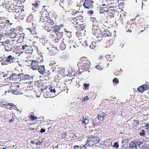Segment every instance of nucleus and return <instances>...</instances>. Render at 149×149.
Segmentation results:
<instances>
[{"mask_svg":"<svg viewBox=\"0 0 149 149\" xmlns=\"http://www.w3.org/2000/svg\"><path fill=\"white\" fill-rule=\"evenodd\" d=\"M67 135L68 133L67 132H63L61 135L62 138L66 139L67 137Z\"/></svg>","mask_w":149,"mask_h":149,"instance_id":"48","label":"nucleus"},{"mask_svg":"<svg viewBox=\"0 0 149 149\" xmlns=\"http://www.w3.org/2000/svg\"><path fill=\"white\" fill-rule=\"evenodd\" d=\"M56 73L57 74L63 75L64 73L65 69L62 67H60L59 65H56V69L54 71H52Z\"/></svg>","mask_w":149,"mask_h":149,"instance_id":"8","label":"nucleus"},{"mask_svg":"<svg viewBox=\"0 0 149 149\" xmlns=\"http://www.w3.org/2000/svg\"><path fill=\"white\" fill-rule=\"evenodd\" d=\"M85 2L83 4L84 8L87 9H91L93 8V1L92 0H84Z\"/></svg>","mask_w":149,"mask_h":149,"instance_id":"5","label":"nucleus"},{"mask_svg":"<svg viewBox=\"0 0 149 149\" xmlns=\"http://www.w3.org/2000/svg\"><path fill=\"white\" fill-rule=\"evenodd\" d=\"M133 126L135 127L139 125V121L138 120H133Z\"/></svg>","mask_w":149,"mask_h":149,"instance_id":"45","label":"nucleus"},{"mask_svg":"<svg viewBox=\"0 0 149 149\" xmlns=\"http://www.w3.org/2000/svg\"><path fill=\"white\" fill-rule=\"evenodd\" d=\"M33 60H27L25 61V63L26 65H27L28 66H29L31 67V65L32 61Z\"/></svg>","mask_w":149,"mask_h":149,"instance_id":"43","label":"nucleus"},{"mask_svg":"<svg viewBox=\"0 0 149 149\" xmlns=\"http://www.w3.org/2000/svg\"><path fill=\"white\" fill-rule=\"evenodd\" d=\"M57 87L56 88V89H55L54 87H53L52 86H50L49 87V89L51 93H55L56 92V91L57 92H58V93H60V92H58L57 91Z\"/></svg>","mask_w":149,"mask_h":149,"instance_id":"38","label":"nucleus"},{"mask_svg":"<svg viewBox=\"0 0 149 149\" xmlns=\"http://www.w3.org/2000/svg\"><path fill=\"white\" fill-rule=\"evenodd\" d=\"M20 31V29L19 28L13 29V32L15 34L17 35V36L20 34H18Z\"/></svg>","mask_w":149,"mask_h":149,"instance_id":"41","label":"nucleus"},{"mask_svg":"<svg viewBox=\"0 0 149 149\" xmlns=\"http://www.w3.org/2000/svg\"><path fill=\"white\" fill-rule=\"evenodd\" d=\"M76 36L79 38L82 36V34L81 32L79 31H77L76 32Z\"/></svg>","mask_w":149,"mask_h":149,"instance_id":"51","label":"nucleus"},{"mask_svg":"<svg viewBox=\"0 0 149 149\" xmlns=\"http://www.w3.org/2000/svg\"><path fill=\"white\" fill-rule=\"evenodd\" d=\"M32 20V19L31 16H28L26 19V21L28 22H30Z\"/></svg>","mask_w":149,"mask_h":149,"instance_id":"52","label":"nucleus"},{"mask_svg":"<svg viewBox=\"0 0 149 149\" xmlns=\"http://www.w3.org/2000/svg\"><path fill=\"white\" fill-rule=\"evenodd\" d=\"M113 43V40L112 39H110L106 41L104 47L105 48L109 47Z\"/></svg>","mask_w":149,"mask_h":149,"instance_id":"32","label":"nucleus"},{"mask_svg":"<svg viewBox=\"0 0 149 149\" xmlns=\"http://www.w3.org/2000/svg\"><path fill=\"white\" fill-rule=\"evenodd\" d=\"M17 5L13 3L10 5L8 7V11L9 12L13 13L15 8Z\"/></svg>","mask_w":149,"mask_h":149,"instance_id":"26","label":"nucleus"},{"mask_svg":"<svg viewBox=\"0 0 149 149\" xmlns=\"http://www.w3.org/2000/svg\"><path fill=\"white\" fill-rule=\"evenodd\" d=\"M80 68L84 70H88L91 68V63H81Z\"/></svg>","mask_w":149,"mask_h":149,"instance_id":"16","label":"nucleus"},{"mask_svg":"<svg viewBox=\"0 0 149 149\" xmlns=\"http://www.w3.org/2000/svg\"><path fill=\"white\" fill-rule=\"evenodd\" d=\"M116 11L110 9L107 13V17L108 18H111L114 17V14Z\"/></svg>","mask_w":149,"mask_h":149,"instance_id":"22","label":"nucleus"},{"mask_svg":"<svg viewBox=\"0 0 149 149\" xmlns=\"http://www.w3.org/2000/svg\"><path fill=\"white\" fill-rule=\"evenodd\" d=\"M86 142L87 144H88V147H92L94 145L91 137H88V138L86 141Z\"/></svg>","mask_w":149,"mask_h":149,"instance_id":"23","label":"nucleus"},{"mask_svg":"<svg viewBox=\"0 0 149 149\" xmlns=\"http://www.w3.org/2000/svg\"><path fill=\"white\" fill-rule=\"evenodd\" d=\"M51 19L49 17V15L48 13H45L44 12L42 14L41 16L40 17V21L43 22H49L51 21Z\"/></svg>","mask_w":149,"mask_h":149,"instance_id":"2","label":"nucleus"},{"mask_svg":"<svg viewBox=\"0 0 149 149\" xmlns=\"http://www.w3.org/2000/svg\"><path fill=\"white\" fill-rule=\"evenodd\" d=\"M37 58L35 60L39 64L43 61V60L42 57L40 55H38L37 56Z\"/></svg>","mask_w":149,"mask_h":149,"instance_id":"34","label":"nucleus"},{"mask_svg":"<svg viewBox=\"0 0 149 149\" xmlns=\"http://www.w3.org/2000/svg\"><path fill=\"white\" fill-rule=\"evenodd\" d=\"M10 36L11 37V38H15V40H17V41L18 42H21V41H19V40H20L21 38H19V36H17V34H15L13 32V33H11L10 34Z\"/></svg>","mask_w":149,"mask_h":149,"instance_id":"27","label":"nucleus"},{"mask_svg":"<svg viewBox=\"0 0 149 149\" xmlns=\"http://www.w3.org/2000/svg\"><path fill=\"white\" fill-rule=\"evenodd\" d=\"M91 137L94 145L97 144L100 141V139L97 136H94Z\"/></svg>","mask_w":149,"mask_h":149,"instance_id":"31","label":"nucleus"},{"mask_svg":"<svg viewBox=\"0 0 149 149\" xmlns=\"http://www.w3.org/2000/svg\"><path fill=\"white\" fill-rule=\"evenodd\" d=\"M24 8L23 6H17L15 9L13 13L15 14H17L18 15H19L22 11H24Z\"/></svg>","mask_w":149,"mask_h":149,"instance_id":"14","label":"nucleus"},{"mask_svg":"<svg viewBox=\"0 0 149 149\" xmlns=\"http://www.w3.org/2000/svg\"><path fill=\"white\" fill-rule=\"evenodd\" d=\"M141 136H144L145 135V131L144 130H142L139 133Z\"/></svg>","mask_w":149,"mask_h":149,"instance_id":"49","label":"nucleus"},{"mask_svg":"<svg viewBox=\"0 0 149 149\" xmlns=\"http://www.w3.org/2000/svg\"><path fill=\"white\" fill-rule=\"evenodd\" d=\"M90 84L89 83H84V88L85 89H87L88 88V87L89 86Z\"/></svg>","mask_w":149,"mask_h":149,"instance_id":"60","label":"nucleus"},{"mask_svg":"<svg viewBox=\"0 0 149 149\" xmlns=\"http://www.w3.org/2000/svg\"><path fill=\"white\" fill-rule=\"evenodd\" d=\"M15 57L11 55L8 56L6 59H3L1 61L2 65L7 64V63L10 62L11 61L14 60Z\"/></svg>","mask_w":149,"mask_h":149,"instance_id":"9","label":"nucleus"},{"mask_svg":"<svg viewBox=\"0 0 149 149\" xmlns=\"http://www.w3.org/2000/svg\"><path fill=\"white\" fill-rule=\"evenodd\" d=\"M15 88L12 89V93L16 95L21 94L22 93L21 91H19V86H16L14 87Z\"/></svg>","mask_w":149,"mask_h":149,"instance_id":"20","label":"nucleus"},{"mask_svg":"<svg viewBox=\"0 0 149 149\" xmlns=\"http://www.w3.org/2000/svg\"><path fill=\"white\" fill-rule=\"evenodd\" d=\"M31 78V77L29 75L24 74H20L19 77V80L30 79Z\"/></svg>","mask_w":149,"mask_h":149,"instance_id":"21","label":"nucleus"},{"mask_svg":"<svg viewBox=\"0 0 149 149\" xmlns=\"http://www.w3.org/2000/svg\"><path fill=\"white\" fill-rule=\"evenodd\" d=\"M133 20V22L130 25L129 24H127L126 26V31H129L130 32H131V31L132 30L134 31V32L137 33L139 34L140 32H142L145 30V29L143 30H141V28L142 27V25H139V26L136 23V21H135L134 20L132 19Z\"/></svg>","mask_w":149,"mask_h":149,"instance_id":"1","label":"nucleus"},{"mask_svg":"<svg viewBox=\"0 0 149 149\" xmlns=\"http://www.w3.org/2000/svg\"><path fill=\"white\" fill-rule=\"evenodd\" d=\"M35 28V27L34 26V27H33V26H32L31 27H29L28 28H27V29H28L30 31L31 33H32V31L34 30V28Z\"/></svg>","mask_w":149,"mask_h":149,"instance_id":"61","label":"nucleus"},{"mask_svg":"<svg viewBox=\"0 0 149 149\" xmlns=\"http://www.w3.org/2000/svg\"><path fill=\"white\" fill-rule=\"evenodd\" d=\"M105 57L108 61H110L112 60V57L110 55H105Z\"/></svg>","mask_w":149,"mask_h":149,"instance_id":"44","label":"nucleus"},{"mask_svg":"<svg viewBox=\"0 0 149 149\" xmlns=\"http://www.w3.org/2000/svg\"><path fill=\"white\" fill-rule=\"evenodd\" d=\"M88 147V144H87V143L84 146L81 147L80 148V149H86Z\"/></svg>","mask_w":149,"mask_h":149,"instance_id":"59","label":"nucleus"},{"mask_svg":"<svg viewBox=\"0 0 149 149\" xmlns=\"http://www.w3.org/2000/svg\"><path fill=\"white\" fill-rule=\"evenodd\" d=\"M38 118L37 117L34 116H33L32 115H31L30 116V120L32 121H33L36 119H38Z\"/></svg>","mask_w":149,"mask_h":149,"instance_id":"50","label":"nucleus"},{"mask_svg":"<svg viewBox=\"0 0 149 149\" xmlns=\"http://www.w3.org/2000/svg\"><path fill=\"white\" fill-rule=\"evenodd\" d=\"M9 43L8 41H7V40L6 42H0V47L1 46L4 45L6 44H8ZM4 47V49L6 51L8 52L11 50V45H5Z\"/></svg>","mask_w":149,"mask_h":149,"instance_id":"15","label":"nucleus"},{"mask_svg":"<svg viewBox=\"0 0 149 149\" xmlns=\"http://www.w3.org/2000/svg\"><path fill=\"white\" fill-rule=\"evenodd\" d=\"M111 36V33H110L108 30L106 29L105 30L103 31L102 34V38H105V37H106V36L110 37V36Z\"/></svg>","mask_w":149,"mask_h":149,"instance_id":"28","label":"nucleus"},{"mask_svg":"<svg viewBox=\"0 0 149 149\" xmlns=\"http://www.w3.org/2000/svg\"><path fill=\"white\" fill-rule=\"evenodd\" d=\"M113 147L116 148H118L119 147V145L117 142H115L114 143L113 145Z\"/></svg>","mask_w":149,"mask_h":149,"instance_id":"56","label":"nucleus"},{"mask_svg":"<svg viewBox=\"0 0 149 149\" xmlns=\"http://www.w3.org/2000/svg\"><path fill=\"white\" fill-rule=\"evenodd\" d=\"M0 23H2L4 25H6V24H9L10 25L12 24V23L10 22L8 19H6V18L3 17H0Z\"/></svg>","mask_w":149,"mask_h":149,"instance_id":"19","label":"nucleus"},{"mask_svg":"<svg viewBox=\"0 0 149 149\" xmlns=\"http://www.w3.org/2000/svg\"><path fill=\"white\" fill-rule=\"evenodd\" d=\"M22 49L23 50H25L26 51L27 49H28V47L26 45H24L22 46Z\"/></svg>","mask_w":149,"mask_h":149,"instance_id":"53","label":"nucleus"},{"mask_svg":"<svg viewBox=\"0 0 149 149\" xmlns=\"http://www.w3.org/2000/svg\"><path fill=\"white\" fill-rule=\"evenodd\" d=\"M109 4L107 3L105 4H102L100 8V13H103L105 12H107L110 9V8H111L109 6Z\"/></svg>","mask_w":149,"mask_h":149,"instance_id":"4","label":"nucleus"},{"mask_svg":"<svg viewBox=\"0 0 149 149\" xmlns=\"http://www.w3.org/2000/svg\"><path fill=\"white\" fill-rule=\"evenodd\" d=\"M10 110L13 109H16L17 108V107L14 105L13 103H10Z\"/></svg>","mask_w":149,"mask_h":149,"instance_id":"47","label":"nucleus"},{"mask_svg":"<svg viewBox=\"0 0 149 149\" xmlns=\"http://www.w3.org/2000/svg\"><path fill=\"white\" fill-rule=\"evenodd\" d=\"M74 20L75 21H77L76 24H80L81 22H84L83 17L80 15L74 17Z\"/></svg>","mask_w":149,"mask_h":149,"instance_id":"18","label":"nucleus"},{"mask_svg":"<svg viewBox=\"0 0 149 149\" xmlns=\"http://www.w3.org/2000/svg\"><path fill=\"white\" fill-rule=\"evenodd\" d=\"M56 48L54 47H52L49 50L50 53L51 55H54L56 54Z\"/></svg>","mask_w":149,"mask_h":149,"instance_id":"37","label":"nucleus"},{"mask_svg":"<svg viewBox=\"0 0 149 149\" xmlns=\"http://www.w3.org/2000/svg\"><path fill=\"white\" fill-rule=\"evenodd\" d=\"M31 67V68L33 70H37L39 67V63L34 60L32 61Z\"/></svg>","mask_w":149,"mask_h":149,"instance_id":"17","label":"nucleus"},{"mask_svg":"<svg viewBox=\"0 0 149 149\" xmlns=\"http://www.w3.org/2000/svg\"><path fill=\"white\" fill-rule=\"evenodd\" d=\"M32 5L34 6L35 8L37 7L38 5V1H36L35 3H33Z\"/></svg>","mask_w":149,"mask_h":149,"instance_id":"58","label":"nucleus"},{"mask_svg":"<svg viewBox=\"0 0 149 149\" xmlns=\"http://www.w3.org/2000/svg\"><path fill=\"white\" fill-rule=\"evenodd\" d=\"M10 103H8L5 108H6L7 109H9L10 110Z\"/></svg>","mask_w":149,"mask_h":149,"instance_id":"64","label":"nucleus"},{"mask_svg":"<svg viewBox=\"0 0 149 149\" xmlns=\"http://www.w3.org/2000/svg\"><path fill=\"white\" fill-rule=\"evenodd\" d=\"M20 73H13L10 77L8 78L9 80H14L15 81L19 80V77Z\"/></svg>","mask_w":149,"mask_h":149,"instance_id":"12","label":"nucleus"},{"mask_svg":"<svg viewBox=\"0 0 149 149\" xmlns=\"http://www.w3.org/2000/svg\"><path fill=\"white\" fill-rule=\"evenodd\" d=\"M145 126L146 127V129L147 130L149 131V132H148V134H149V124L146 123Z\"/></svg>","mask_w":149,"mask_h":149,"instance_id":"62","label":"nucleus"},{"mask_svg":"<svg viewBox=\"0 0 149 149\" xmlns=\"http://www.w3.org/2000/svg\"><path fill=\"white\" fill-rule=\"evenodd\" d=\"M78 26H75L76 29L78 30L82 31L84 30L86 28V25L84 24H77Z\"/></svg>","mask_w":149,"mask_h":149,"instance_id":"24","label":"nucleus"},{"mask_svg":"<svg viewBox=\"0 0 149 149\" xmlns=\"http://www.w3.org/2000/svg\"><path fill=\"white\" fill-rule=\"evenodd\" d=\"M76 45L73 41L70 40H68L65 45L67 48L69 47L70 49H74L76 48L75 45Z\"/></svg>","mask_w":149,"mask_h":149,"instance_id":"11","label":"nucleus"},{"mask_svg":"<svg viewBox=\"0 0 149 149\" xmlns=\"http://www.w3.org/2000/svg\"><path fill=\"white\" fill-rule=\"evenodd\" d=\"M135 141H132L130 143V148L132 149H136L137 144Z\"/></svg>","mask_w":149,"mask_h":149,"instance_id":"33","label":"nucleus"},{"mask_svg":"<svg viewBox=\"0 0 149 149\" xmlns=\"http://www.w3.org/2000/svg\"><path fill=\"white\" fill-rule=\"evenodd\" d=\"M72 70L71 71V72L69 71L68 73L67 74V75L68 76H72L73 75H74V73H73V72H71Z\"/></svg>","mask_w":149,"mask_h":149,"instance_id":"55","label":"nucleus"},{"mask_svg":"<svg viewBox=\"0 0 149 149\" xmlns=\"http://www.w3.org/2000/svg\"><path fill=\"white\" fill-rule=\"evenodd\" d=\"M38 70L39 72L42 74H44L46 71L44 65H39V67Z\"/></svg>","mask_w":149,"mask_h":149,"instance_id":"30","label":"nucleus"},{"mask_svg":"<svg viewBox=\"0 0 149 149\" xmlns=\"http://www.w3.org/2000/svg\"><path fill=\"white\" fill-rule=\"evenodd\" d=\"M75 79L74 78H73L71 79H69L66 80L65 81V84L66 85H68V84H70L71 82H72L73 81H74Z\"/></svg>","mask_w":149,"mask_h":149,"instance_id":"39","label":"nucleus"},{"mask_svg":"<svg viewBox=\"0 0 149 149\" xmlns=\"http://www.w3.org/2000/svg\"><path fill=\"white\" fill-rule=\"evenodd\" d=\"M59 65L57 64L56 62L54 61H52L50 62L49 63V65L52 66L51 69L52 71H54L56 69V65Z\"/></svg>","mask_w":149,"mask_h":149,"instance_id":"25","label":"nucleus"},{"mask_svg":"<svg viewBox=\"0 0 149 149\" xmlns=\"http://www.w3.org/2000/svg\"><path fill=\"white\" fill-rule=\"evenodd\" d=\"M43 7L45 11L48 12V11L49 10V6H45Z\"/></svg>","mask_w":149,"mask_h":149,"instance_id":"54","label":"nucleus"},{"mask_svg":"<svg viewBox=\"0 0 149 149\" xmlns=\"http://www.w3.org/2000/svg\"><path fill=\"white\" fill-rule=\"evenodd\" d=\"M88 59L87 58L85 57H81L80 59V61L81 62V63H82L84 61H85L86 60Z\"/></svg>","mask_w":149,"mask_h":149,"instance_id":"57","label":"nucleus"},{"mask_svg":"<svg viewBox=\"0 0 149 149\" xmlns=\"http://www.w3.org/2000/svg\"><path fill=\"white\" fill-rule=\"evenodd\" d=\"M148 83L147 82H146V84H143L141 86L137 88L138 91L140 93H142L149 89V86Z\"/></svg>","mask_w":149,"mask_h":149,"instance_id":"10","label":"nucleus"},{"mask_svg":"<svg viewBox=\"0 0 149 149\" xmlns=\"http://www.w3.org/2000/svg\"><path fill=\"white\" fill-rule=\"evenodd\" d=\"M96 46V43L95 41H93L90 45V47L92 49H94Z\"/></svg>","mask_w":149,"mask_h":149,"instance_id":"42","label":"nucleus"},{"mask_svg":"<svg viewBox=\"0 0 149 149\" xmlns=\"http://www.w3.org/2000/svg\"><path fill=\"white\" fill-rule=\"evenodd\" d=\"M113 82H115L116 84H118L119 82L118 79L117 78H115L113 80Z\"/></svg>","mask_w":149,"mask_h":149,"instance_id":"63","label":"nucleus"},{"mask_svg":"<svg viewBox=\"0 0 149 149\" xmlns=\"http://www.w3.org/2000/svg\"><path fill=\"white\" fill-rule=\"evenodd\" d=\"M122 73L121 69L120 68H118L116 69L114 72V73L116 76L119 75Z\"/></svg>","mask_w":149,"mask_h":149,"instance_id":"36","label":"nucleus"},{"mask_svg":"<svg viewBox=\"0 0 149 149\" xmlns=\"http://www.w3.org/2000/svg\"><path fill=\"white\" fill-rule=\"evenodd\" d=\"M134 20L135 21H136V22L138 26L139 24H142L144 22V19L143 18H140L139 19V18L138 17H136Z\"/></svg>","mask_w":149,"mask_h":149,"instance_id":"29","label":"nucleus"},{"mask_svg":"<svg viewBox=\"0 0 149 149\" xmlns=\"http://www.w3.org/2000/svg\"><path fill=\"white\" fill-rule=\"evenodd\" d=\"M7 104L5 101H2L0 103V106L1 107L5 108Z\"/></svg>","mask_w":149,"mask_h":149,"instance_id":"46","label":"nucleus"},{"mask_svg":"<svg viewBox=\"0 0 149 149\" xmlns=\"http://www.w3.org/2000/svg\"><path fill=\"white\" fill-rule=\"evenodd\" d=\"M55 21L53 20H51V21L49 22H47L48 24H45L44 28L48 32L52 31L53 25L55 23Z\"/></svg>","mask_w":149,"mask_h":149,"instance_id":"3","label":"nucleus"},{"mask_svg":"<svg viewBox=\"0 0 149 149\" xmlns=\"http://www.w3.org/2000/svg\"><path fill=\"white\" fill-rule=\"evenodd\" d=\"M86 120V119L84 118L83 117L82 119H81L79 121V123L83 126H85L86 125V123L85 122Z\"/></svg>","mask_w":149,"mask_h":149,"instance_id":"35","label":"nucleus"},{"mask_svg":"<svg viewBox=\"0 0 149 149\" xmlns=\"http://www.w3.org/2000/svg\"><path fill=\"white\" fill-rule=\"evenodd\" d=\"M64 25L63 24H61L59 25L56 24L54 25L53 26L52 31L57 35L59 32L61 28L63 27Z\"/></svg>","mask_w":149,"mask_h":149,"instance_id":"6","label":"nucleus"},{"mask_svg":"<svg viewBox=\"0 0 149 149\" xmlns=\"http://www.w3.org/2000/svg\"><path fill=\"white\" fill-rule=\"evenodd\" d=\"M95 68L96 69L100 70H103L104 68L103 66L102 65V63H100L98 65L95 66Z\"/></svg>","mask_w":149,"mask_h":149,"instance_id":"40","label":"nucleus"},{"mask_svg":"<svg viewBox=\"0 0 149 149\" xmlns=\"http://www.w3.org/2000/svg\"><path fill=\"white\" fill-rule=\"evenodd\" d=\"M92 33L97 38L99 37H101L102 36V33L100 29L98 28H95L93 27L92 29Z\"/></svg>","mask_w":149,"mask_h":149,"instance_id":"7","label":"nucleus"},{"mask_svg":"<svg viewBox=\"0 0 149 149\" xmlns=\"http://www.w3.org/2000/svg\"><path fill=\"white\" fill-rule=\"evenodd\" d=\"M48 14H49V17H50V18L51 20H53L55 21L54 22L56 24L57 22L56 19L58 17V15L56 14V13L53 11H52L48 12Z\"/></svg>","mask_w":149,"mask_h":149,"instance_id":"13","label":"nucleus"}]
</instances>
